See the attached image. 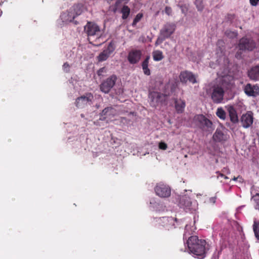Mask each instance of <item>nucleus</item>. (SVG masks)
<instances>
[{"label": "nucleus", "instance_id": "obj_1", "mask_svg": "<svg viewBox=\"0 0 259 259\" xmlns=\"http://www.w3.org/2000/svg\"><path fill=\"white\" fill-rule=\"evenodd\" d=\"M187 244L190 252L198 258H203L205 256L208 248L204 239H199L197 236H191L188 238Z\"/></svg>", "mask_w": 259, "mask_h": 259}, {"label": "nucleus", "instance_id": "obj_2", "mask_svg": "<svg viewBox=\"0 0 259 259\" xmlns=\"http://www.w3.org/2000/svg\"><path fill=\"white\" fill-rule=\"evenodd\" d=\"M169 96V93L166 92L164 94L153 91L149 94V99L150 100V104L152 107H156L159 104H162L166 100L167 97Z\"/></svg>", "mask_w": 259, "mask_h": 259}, {"label": "nucleus", "instance_id": "obj_3", "mask_svg": "<svg viewBox=\"0 0 259 259\" xmlns=\"http://www.w3.org/2000/svg\"><path fill=\"white\" fill-rule=\"evenodd\" d=\"M84 30L89 38L92 37L99 38L102 35V33L101 28L94 22H88L84 27Z\"/></svg>", "mask_w": 259, "mask_h": 259}, {"label": "nucleus", "instance_id": "obj_4", "mask_svg": "<svg viewBox=\"0 0 259 259\" xmlns=\"http://www.w3.org/2000/svg\"><path fill=\"white\" fill-rule=\"evenodd\" d=\"M196 124L203 131H209L211 129V121L202 114L197 115L194 118Z\"/></svg>", "mask_w": 259, "mask_h": 259}, {"label": "nucleus", "instance_id": "obj_5", "mask_svg": "<svg viewBox=\"0 0 259 259\" xmlns=\"http://www.w3.org/2000/svg\"><path fill=\"white\" fill-rule=\"evenodd\" d=\"M210 92L211 100L214 103L219 104L222 102L225 92L222 87L219 85H213L210 89Z\"/></svg>", "mask_w": 259, "mask_h": 259}, {"label": "nucleus", "instance_id": "obj_6", "mask_svg": "<svg viewBox=\"0 0 259 259\" xmlns=\"http://www.w3.org/2000/svg\"><path fill=\"white\" fill-rule=\"evenodd\" d=\"M177 221V218L171 217H163L158 219L157 222L158 228L162 227L165 230H169L175 228V225Z\"/></svg>", "mask_w": 259, "mask_h": 259}, {"label": "nucleus", "instance_id": "obj_7", "mask_svg": "<svg viewBox=\"0 0 259 259\" xmlns=\"http://www.w3.org/2000/svg\"><path fill=\"white\" fill-rule=\"evenodd\" d=\"M116 48L115 42L111 41L107 48L105 49L97 57L99 62H103L107 60L110 56L114 52Z\"/></svg>", "mask_w": 259, "mask_h": 259}, {"label": "nucleus", "instance_id": "obj_8", "mask_svg": "<svg viewBox=\"0 0 259 259\" xmlns=\"http://www.w3.org/2000/svg\"><path fill=\"white\" fill-rule=\"evenodd\" d=\"M117 79L116 75H111L101 83L100 85V90L105 94L108 93L114 86Z\"/></svg>", "mask_w": 259, "mask_h": 259}, {"label": "nucleus", "instance_id": "obj_9", "mask_svg": "<svg viewBox=\"0 0 259 259\" xmlns=\"http://www.w3.org/2000/svg\"><path fill=\"white\" fill-rule=\"evenodd\" d=\"M94 100V96L91 93H87L83 96L78 97L75 101L76 106L79 108L85 107L88 103L91 104Z\"/></svg>", "mask_w": 259, "mask_h": 259}, {"label": "nucleus", "instance_id": "obj_10", "mask_svg": "<svg viewBox=\"0 0 259 259\" xmlns=\"http://www.w3.org/2000/svg\"><path fill=\"white\" fill-rule=\"evenodd\" d=\"M154 190L156 195L162 198L168 197L171 194L170 187L162 183L157 184Z\"/></svg>", "mask_w": 259, "mask_h": 259}, {"label": "nucleus", "instance_id": "obj_11", "mask_svg": "<svg viewBox=\"0 0 259 259\" xmlns=\"http://www.w3.org/2000/svg\"><path fill=\"white\" fill-rule=\"evenodd\" d=\"M255 42L251 39L242 37L240 39L238 47L242 51H252L255 48Z\"/></svg>", "mask_w": 259, "mask_h": 259}, {"label": "nucleus", "instance_id": "obj_12", "mask_svg": "<svg viewBox=\"0 0 259 259\" xmlns=\"http://www.w3.org/2000/svg\"><path fill=\"white\" fill-rule=\"evenodd\" d=\"M83 9V6L82 4H78L74 5L72 9H70L68 12V18L67 19V20L72 22L76 16L80 15L82 13Z\"/></svg>", "mask_w": 259, "mask_h": 259}, {"label": "nucleus", "instance_id": "obj_13", "mask_svg": "<svg viewBox=\"0 0 259 259\" xmlns=\"http://www.w3.org/2000/svg\"><path fill=\"white\" fill-rule=\"evenodd\" d=\"M176 29V25L174 23H167L161 29L160 34L166 38H169L174 33Z\"/></svg>", "mask_w": 259, "mask_h": 259}, {"label": "nucleus", "instance_id": "obj_14", "mask_svg": "<svg viewBox=\"0 0 259 259\" xmlns=\"http://www.w3.org/2000/svg\"><path fill=\"white\" fill-rule=\"evenodd\" d=\"M180 79L182 83H186L188 81H189V82L193 84L197 82L195 75L192 72L188 71L181 72Z\"/></svg>", "mask_w": 259, "mask_h": 259}, {"label": "nucleus", "instance_id": "obj_15", "mask_svg": "<svg viewBox=\"0 0 259 259\" xmlns=\"http://www.w3.org/2000/svg\"><path fill=\"white\" fill-rule=\"evenodd\" d=\"M142 56V51L140 50H132L128 55L127 60L130 64H135L139 62Z\"/></svg>", "mask_w": 259, "mask_h": 259}, {"label": "nucleus", "instance_id": "obj_16", "mask_svg": "<svg viewBox=\"0 0 259 259\" xmlns=\"http://www.w3.org/2000/svg\"><path fill=\"white\" fill-rule=\"evenodd\" d=\"M115 114L116 110L113 108H105L101 113L100 120H105L107 123L108 120L114 117Z\"/></svg>", "mask_w": 259, "mask_h": 259}, {"label": "nucleus", "instance_id": "obj_17", "mask_svg": "<svg viewBox=\"0 0 259 259\" xmlns=\"http://www.w3.org/2000/svg\"><path fill=\"white\" fill-rule=\"evenodd\" d=\"M244 91L248 96L256 97L259 95V86L257 84L252 85L248 83L244 87Z\"/></svg>", "mask_w": 259, "mask_h": 259}, {"label": "nucleus", "instance_id": "obj_18", "mask_svg": "<svg viewBox=\"0 0 259 259\" xmlns=\"http://www.w3.org/2000/svg\"><path fill=\"white\" fill-rule=\"evenodd\" d=\"M253 115L251 112H247L242 115L241 117V123L242 126L244 128H248L253 123Z\"/></svg>", "mask_w": 259, "mask_h": 259}, {"label": "nucleus", "instance_id": "obj_19", "mask_svg": "<svg viewBox=\"0 0 259 259\" xmlns=\"http://www.w3.org/2000/svg\"><path fill=\"white\" fill-rule=\"evenodd\" d=\"M248 77L252 80H259V65H256L251 67L247 72Z\"/></svg>", "mask_w": 259, "mask_h": 259}, {"label": "nucleus", "instance_id": "obj_20", "mask_svg": "<svg viewBox=\"0 0 259 259\" xmlns=\"http://www.w3.org/2000/svg\"><path fill=\"white\" fill-rule=\"evenodd\" d=\"M180 206L186 210H191L193 209L190 198L186 196H184L180 198Z\"/></svg>", "mask_w": 259, "mask_h": 259}, {"label": "nucleus", "instance_id": "obj_21", "mask_svg": "<svg viewBox=\"0 0 259 259\" xmlns=\"http://www.w3.org/2000/svg\"><path fill=\"white\" fill-rule=\"evenodd\" d=\"M213 139L215 142H222L227 140V136L220 129L217 128L213 135Z\"/></svg>", "mask_w": 259, "mask_h": 259}, {"label": "nucleus", "instance_id": "obj_22", "mask_svg": "<svg viewBox=\"0 0 259 259\" xmlns=\"http://www.w3.org/2000/svg\"><path fill=\"white\" fill-rule=\"evenodd\" d=\"M228 111L229 112L230 120L233 123H236L238 121V117L237 112L233 106H229L228 107Z\"/></svg>", "mask_w": 259, "mask_h": 259}, {"label": "nucleus", "instance_id": "obj_23", "mask_svg": "<svg viewBox=\"0 0 259 259\" xmlns=\"http://www.w3.org/2000/svg\"><path fill=\"white\" fill-rule=\"evenodd\" d=\"M150 59V56L148 55L146 57L145 59L142 63V68L144 74L146 75L149 76L151 74V71L150 69L148 68L149 60Z\"/></svg>", "mask_w": 259, "mask_h": 259}, {"label": "nucleus", "instance_id": "obj_24", "mask_svg": "<svg viewBox=\"0 0 259 259\" xmlns=\"http://www.w3.org/2000/svg\"><path fill=\"white\" fill-rule=\"evenodd\" d=\"M186 106V103L184 100L180 99L175 101V107L178 113H182Z\"/></svg>", "mask_w": 259, "mask_h": 259}, {"label": "nucleus", "instance_id": "obj_25", "mask_svg": "<svg viewBox=\"0 0 259 259\" xmlns=\"http://www.w3.org/2000/svg\"><path fill=\"white\" fill-rule=\"evenodd\" d=\"M152 57L155 61H160L164 58L163 53L160 50L153 51Z\"/></svg>", "mask_w": 259, "mask_h": 259}, {"label": "nucleus", "instance_id": "obj_26", "mask_svg": "<svg viewBox=\"0 0 259 259\" xmlns=\"http://www.w3.org/2000/svg\"><path fill=\"white\" fill-rule=\"evenodd\" d=\"M226 19L229 22L233 24L235 26H237V19L235 14H228L226 16Z\"/></svg>", "mask_w": 259, "mask_h": 259}, {"label": "nucleus", "instance_id": "obj_27", "mask_svg": "<svg viewBox=\"0 0 259 259\" xmlns=\"http://www.w3.org/2000/svg\"><path fill=\"white\" fill-rule=\"evenodd\" d=\"M122 13V18L123 19H126L130 13V9L127 6H124L121 11Z\"/></svg>", "mask_w": 259, "mask_h": 259}, {"label": "nucleus", "instance_id": "obj_28", "mask_svg": "<svg viewBox=\"0 0 259 259\" xmlns=\"http://www.w3.org/2000/svg\"><path fill=\"white\" fill-rule=\"evenodd\" d=\"M253 230L255 238L257 240H259V222L254 221L253 225Z\"/></svg>", "mask_w": 259, "mask_h": 259}, {"label": "nucleus", "instance_id": "obj_29", "mask_svg": "<svg viewBox=\"0 0 259 259\" xmlns=\"http://www.w3.org/2000/svg\"><path fill=\"white\" fill-rule=\"evenodd\" d=\"M216 114L221 119L224 120L226 118V113L222 108H218Z\"/></svg>", "mask_w": 259, "mask_h": 259}, {"label": "nucleus", "instance_id": "obj_30", "mask_svg": "<svg viewBox=\"0 0 259 259\" xmlns=\"http://www.w3.org/2000/svg\"><path fill=\"white\" fill-rule=\"evenodd\" d=\"M195 5L199 11H202L204 8L202 0H195Z\"/></svg>", "mask_w": 259, "mask_h": 259}, {"label": "nucleus", "instance_id": "obj_31", "mask_svg": "<svg viewBox=\"0 0 259 259\" xmlns=\"http://www.w3.org/2000/svg\"><path fill=\"white\" fill-rule=\"evenodd\" d=\"M225 35L229 38L236 37L238 33L237 32L232 31L230 30H227L225 33Z\"/></svg>", "mask_w": 259, "mask_h": 259}, {"label": "nucleus", "instance_id": "obj_32", "mask_svg": "<svg viewBox=\"0 0 259 259\" xmlns=\"http://www.w3.org/2000/svg\"><path fill=\"white\" fill-rule=\"evenodd\" d=\"M143 17V14L142 13L138 14L136 17L134 18V21L133 22L132 25L135 26L137 24V23L140 21L141 18Z\"/></svg>", "mask_w": 259, "mask_h": 259}, {"label": "nucleus", "instance_id": "obj_33", "mask_svg": "<svg viewBox=\"0 0 259 259\" xmlns=\"http://www.w3.org/2000/svg\"><path fill=\"white\" fill-rule=\"evenodd\" d=\"M165 39H166V38H165L164 37L161 36L160 35V36L158 37L157 38V40L155 41V46H157L159 45L160 44H161Z\"/></svg>", "mask_w": 259, "mask_h": 259}, {"label": "nucleus", "instance_id": "obj_34", "mask_svg": "<svg viewBox=\"0 0 259 259\" xmlns=\"http://www.w3.org/2000/svg\"><path fill=\"white\" fill-rule=\"evenodd\" d=\"M164 12L168 16H171L172 10L171 7L169 6H166L164 9Z\"/></svg>", "mask_w": 259, "mask_h": 259}, {"label": "nucleus", "instance_id": "obj_35", "mask_svg": "<svg viewBox=\"0 0 259 259\" xmlns=\"http://www.w3.org/2000/svg\"><path fill=\"white\" fill-rule=\"evenodd\" d=\"M106 70L107 69L105 67H102L97 71V74L99 76H103L106 72Z\"/></svg>", "mask_w": 259, "mask_h": 259}, {"label": "nucleus", "instance_id": "obj_36", "mask_svg": "<svg viewBox=\"0 0 259 259\" xmlns=\"http://www.w3.org/2000/svg\"><path fill=\"white\" fill-rule=\"evenodd\" d=\"M179 7L181 9L182 12L183 14H186L188 10V7L186 6V5H181V6H179Z\"/></svg>", "mask_w": 259, "mask_h": 259}, {"label": "nucleus", "instance_id": "obj_37", "mask_svg": "<svg viewBox=\"0 0 259 259\" xmlns=\"http://www.w3.org/2000/svg\"><path fill=\"white\" fill-rule=\"evenodd\" d=\"M159 148L161 150H166L167 148V144L163 142H161L159 143Z\"/></svg>", "mask_w": 259, "mask_h": 259}, {"label": "nucleus", "instance_id": "obj_38", "mask_svg": "<svg viewBox=\"0 0 259 259\" xmlns=\"http://www.w3.org/2000/svg\"><path fill=\"white\" fill-rule=\"evenodd\" d=\"M128 1L129 0H117L115 4V11L116 10L117 8L122 2H125V3H127Z\"/></svg>", "mask_w": 259, "mask_h": 259}, {"label": "nucleus", "instance_id": "obj_39", "mask_svg": "<svg viewBox=\"0 0 259 259\" xmlns=\"http://www.w3.org/2000/svg\"><path fill=\"white\" fill-rule=\"evenodd\" d=\"M254 200L256 202V208L259 209V194H256Z\"/></svg>", "mask_w": 259, "mask_h": 259}, {"label": "nucleus", "instance_id": "obj_40", "mask_svg": "<svg viewBox=\"0 0 259 259\" xmlns=\"http://www.w3.org/2000/svg\"><path fill=\"white\" fill-rule=\"evenodd\" d=\"M250 4L252 6H256L259 3V0H249Z\"/></svg>", "mask_w": 259, "mask_h": 259}, {"label": "nucleus", "instance_id": "obj_41", "mask_svg": "<svg viewBox=\"0 0 259 259\" xmlns=\"http://www.w3.org/2000/svg\"><path fill=\"white\" fill-rule=\"evenodd\" d=\"M63 69L66 72H68L69 71V68L70 67L68 63L66 62L64 64Z\"/></svg>", "mask_w": 259, "mask_h": 259}, {"label": "nucleus", "instance_id": "obj_42", "mask_svg": "<svg viewBox=\"0 0 259 259\" xmlns=\"http://www.w3.org/2000/svg\"><path fill=\"white\" fill-rule=\"evenodd\" d=\"M217 174H218V177H222V178H224L225 179H228V178L227 176H225L224 174H223L221 173V172H219V171H217Z\"/></svg>", "mask_w": 259, "mask_h": 259}, {"label": "nucleus", "instance_id": "obj_43", "mask_svg": "<svg viewBox=\"0 0 259 259\" xmlns=\"http://www.w3.org/2000/svg\"><path fill=\"white\" fill-rule=\"evenodd\" d=\"M100 121H103V120H100V119L99 120H97V121H95L94 122V124L97 125V126H101L102 125L100 123Z\"/></svg>", "mask_w": 259, "mask_h": 259}, {"label": "nucleus", "instance_id": "obj_44", "mask_svg": "<svg viewBox=\"0 0 259 259\" xmlns=\"http://www.w3.org/2000/svg\"><path fill=\"white\" fill-rule=\"evenodd\" d=\"M237 180H239V181L241 182V180H242V179L241 177L240 176H238L237 177H234L233 178V181H237Z\"/></svg>", "mask_w": 259, "mask_h": 259}, {"label": "nucleus", "instance_id": "obj_45", "mask_svg": "<svg viewBox=\"0 0 259 259\" xmlns=\"http://www.w3.org/2000/svg\"><path fill=\"white\" fill-rule=\"evenodd\" d=\"M128 116H136V114L135 112H130L128 114Z\"/></svg>", "mask_w": 259, "mask_h": 259}, {"label": "nucleus", "instance_id": "obj_46", "mask_svg": "<svg viewBox=\"0 0 259 259\" xmlns=\"http://www.w3.org/2000/svg\"><path fill=\"white\" fill-rule=\"evenodd\" d=\"M236 57L237 58H239L240 57V56H239V54L238 52H237L236 54Z\"/></svg>", "mask_w": 259, "mask_h": 259}, {"label": "nucleus", "instance_id": "obj_47", "mask_svg": "<svg viewBox=\"0 0 259 259\" xmlns=\"http://www.w3.org/2000/svg\"><path fill=\"white\" fill-rule=\"evenodd\" d=\"M187 238V237H186V235L185 234L184 235V238Z\"/></svg>", "mask_w": 259, "mask_h": 259}, {"label": "nucleus", "instance_id": "obj_48", "mask_svg": "<svg viewBox=\"0 0 259 259\" xmlns=\"http://www.w3.org/2000/svg\"><path fill=\"white\" fill-rule=\"evenodd\" d=\"M221 42H222V40H219V41H218V44H220Z\"/></svg>", "mask_w": 259, "mask_h": 259}, {"label": "nucleus", "instance_id": "obj_49", "mask_svg": "<svg viewBox=\"0 0 259 259\" xmlns=\"http://www.w3.org/2000/svg\"><path fill=\"white\" fill-rule=\"evenodd\" d=\"M2 13V11H1V12H0V16H1Z\"/></svg>", "mask_w": 259, "mask_h": 259}, {"label": "nucleus", "instance_id": "obj_50", "mask_svg": "<svg viewBox=\"0 0 259 259\" xmlns=\"http://www.w3.org/2000/svg\"><path fill=\"white\" fill-rule=\"evenodd\" d=\"M122 119H125V118L123 117V118H122Z\"/></svg>", "mask_w": 259, "mask_h": 259}]
</instances>
